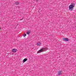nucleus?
I'll return each mask as SVG.
<instances>
[{"mask_svg":"<svg viewBox=\"0 0 76 76\" xmlns=\"http://www.w3.org/2000/svg\"><path fill=\"white\" fill-rule=\"evenodd\" d=\"M75 4L74 3H72L71 5L69 6V9L71 11H72L73 10V7H75Z\"/></svg>","mask_w":76,"mask_h":76,"instance_id":"nucleus-1","label":"nucleus"},{"mask_svg":"<svg viewBox=\"0 0 76 76\" xmlns=\"http://www.w3.org/2000/svg\"><path fill=\"white\" fill-rule=\"evenodd\" d=\"M48 50V48H42L38 52L37 54L38 53H42V52H43V51H45V50Z\"/></svg>","mask_w":76,"mask_h":76,"instance_id":"nucleus-2","label":"nucleus"},{"mask_svg":"<svg viewBox=\"0 0 76 76\" xmlns=\"http://www.w3.org/2000/svg\"><path fill=\"white\" fill-rule=\"evenodd\" d=\"M57 73L58 75H62V71L59 70L57 72Z\"/></svg>","mask_w":76,"mask_h":76,"instance_id":"nucleus-3","label":"nucleus"},{"mask_svg":"<svg viewBox=\"0 0 76 76\" xmlns=\"http://www.w3.org/2000/svg\"><path fill=\"white\" fill-rule=\"evenodd\" d=\"M63 40L65 41H68L69 39L67 38H63Z\"/></svg>","mask_w":76,"mask_h":76,"instance_id":"nucleus-4","label":"nucleus"},{"mask_svg":"<svg viewBox=\"0 0 76 76\" xmlns=\"http://www.w3.org/2000/svg\"><path fill=\"white\" fill-rule=\"evenodd\" d=\"M41 42H38L37 44V46H41Z\"/></svg>","mask_w":76,"mask_h":76,"instance_id":"nucleus-5","label":"nucleus"},{"mask_svg":"<svg viewBox=\"0 0 76 76\" xmlns=\"http://www.w3.org/2000/svg\"><path fill=\"white\" fill-rule=\"evenodd\" d=\"M17 49H14L12 50V52L13 53H16L17 51Z\"/></svg>","mask_w":76,"mask_h":76,"instance_id":"nucleus-6","label":"nucleus"},{"mask_svg":"<svg viewBox=\"0 0 76 76\" xmlns=\"http://www.w3.org/2000/svg\"><path fill=\"white\" fill-rule=\"evenodd\" d=\"M27 58H25L23 61L24 63H25V61H26L27 60Z\"/></svg>","mask_w":76,"mask_h":76,"instance_id":"nucleus-7","label":"nucleus"},{"mask_svg":"<svg viewBox=\"0 0 76 76\" xmlns=\"http://www.w3.org/2000/svg\"><path fill=\"white\" fill-rule=\"evenodd\" d=\"M26 34H27L28 35L29 34H30V31H28L26 32Z\"/></svg>","mask_w":76,"mask_h":76,"instance_id":"nucleus-8","label":"nucleus"},{"mask_svg":"<svg viewBox=\"0 0 76 76\" xmlns=\"http://www.w3.org/2000/svg\"><path fill=\"white\" fill-rule=\"evenodd\" d=\"M15 4L16 5H18L19 4V2L18 1H16L15 2Z\"/></svg>","mask_w":76,"mask_h":76,"instance_id":"nucleus-9","label":"nucleus"},{"mask_svg":"<svg viewBox=\"0 0 76 76\" xmlns=\"http://www.w3.org/2000/svg\"><path fill=\"white\" fill-rule=\"evenodd\" d=\"M26 34H24L23 35V37H26Z\"/></svg>","mask_w":76,"mask_h":76,"instance_id":"nucleus-10","label":"nucleus"},{"mask_svg":"<svg viewBox=\"0 0 76 76\" xmlns=\"http://www.w3.org/2000/svg\"><path fill=\"white\" fill-rule=\"evenodd\" d=\"M0 29H1V27H0Z\"/></svg>","mask_w":76,"mask_h":76,"instance_id":"nucleus-11","label":"nucleus"}]
</instances>
